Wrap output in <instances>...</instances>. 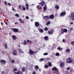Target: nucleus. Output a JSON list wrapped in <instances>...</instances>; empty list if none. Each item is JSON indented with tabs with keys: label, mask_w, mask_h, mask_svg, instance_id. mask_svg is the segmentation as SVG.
Returning a JSON list of instances; mask_svg holds the SVG:
<instances>
[{
	"label": "nucleus",
	"mask_w": 74,
	"mask_h": 74,
	"mask_svg": "<svg viewBox=\"0 0 74 74\" xmlns=\"http://www.w3.org/2000/svg\"><path fill=\"white\" fill-rule=\"evenodd\" d=\"M71 18L72 20H74V12H73L71 13Z\"/></svg>",
	"instance_id": "1"
},
{
	"label": "nucleus",
	"mask_w": 74,
	"mask_h": 74,
	"mask_svg": "<svg viewBox=\"0 0 74 74\" xmlns=\"http://www.w3.org/2000/svg\"><path fill=\"white\" fill-rule=\"evenodd\" d=\"M71 58H69L67 59V60L68 61H67V63L68 64H70L71 63L73 62V60H70Z\"/></svg>",
	"instance_id": "2"
},
{
	"label": "nucleus",
	"mask_w": 74,
	"mask_h": 74,
	"mask_svg": "<svg viewBox=\"0 0 74 74\" xmlns=\"http://www.w3.org/2000/svg\"><path fill=\"white\" fill-rule=\"evenodd\" d=\"M45 3L44 1H42V2H41L40 3H39L38 4L41 5V6L42 7L44 6Z\"/></svg>",
	"instance_id": "3"
},
{
	"label": "nucleus",
	"mask_w": 74,
	"mask_h": 74,
	"mask_svg": "<svg viewBox=\"0 0 74 74\" xmlns=\"http://www.w3.org/2000/svg\"><path fill=\"white\" fill-rule=\"evenodd\" d=\"M49 17L48 16H45L44 17V19L45 21H47V19H49Z\"/></svg>",
	"instance_id": "4"
},
{
	"label": "nucleus",
	"mask_w": 74,
	"mask_h": 74,
	"mask_svg": "<svg viewBox=\"0 0 74 74\" xmlns=\"http://www.w3.org/2000/svg\"><path fill=\"white\" fill-rule=\"evenodd\" d=\"M12 31L14 32L15 33L18 32V29L16 28H13Z\"/></svg>",
	"instance_id": "5"
},
{
	"label": "nucleus",
	"mask_w": 74,
	"mask_h": 74,
	"mask_svg": "<svg viewBox=\"0 0 74 74\" xmlns=\"http://www.w3.org/2000/svg\"><path fill=\"white\" fill-rule=\"evenodd\" d=\"M64 65V62H62L60 64V66L61 67H62Z\"/></svg>",
	"instance_id": "6"
},
{
	"label": "nucleus",
	"mask_w": 74,
	"mask_h": 74,
	"mask_svg": "<svg viewBox=\"0 0 74 74\" xmlns=\"http://www.w3.org/2000/svg\"><path fill=\"white\" fill-rule=\"evenodd\" d=\"M34 53V51H32V50L30 49L29 51V54L30 55H32Z\"/></svg>",
	"instance_id": "7"
},
{
	"label": "nucleus",
	"mask_w": 74,
	"mask_h": 74,
	"mask_svg": "<svg viewBox=\"0 0 74 74\" xmlns=\"http://www.w3.org/2000/svg\"><path fill=\"white\" fill-rule=\"evenodd\" d=\"M35 26L36 27H38L39 26V23L38 22H36L35 23Z\"/></svg>",
	"instance_id": "8"
},
{
	"label": "nucleus",
	"mask_w": 74,
	"mask_h": 74,
	"mask_svg": "<svg viewBox=\"0 0 74 74\" xmlns=\"http://www.w3.org/2000/svg\"><path fill=\"white\" fill-rule=\"evenodd\" d=\"M49 18L51 19H53L54 18V16L53 14L51 15L50 16H49Z\"/></svg>",
	"instance_id": "9"
},
{
	"label": "nucleus",
	"mask_w": 74,
	"mask_h": 74,
	"mask_svg": "<svg viewBox=\"0 0 74 74\" xmlns=\"http://www.w3.org/2000/svg\"><path fill=\"white\" fill-rule=\"evenodd\" d=\"M66 12H62V13L61 14L60 16H64V15H65L66 14Z\"/></svg>",
	"instance_id": "10"
},
{
	"label": "nucleus",
	"mask_w": 74,
	"mask_h": 74,
	"mask_svg": "<svg viewBox=\"0 0 74 74\" xmlns=\"http://www.w3.org/2000/svg\"><path fill=\"white\" fill-rule=\"evenodd\" d=\"M53 34V32L52 31H48V34H49L52 35Z\"/></svg>",
	"instance_id": "11"
},
{
	"label": "nucleus",
	"mask_w": 74,
	"mask_h": 74,
	"mask_svg": "<svg viewBox=\"0 0 74 74\" xmlns=\"http://www.w3.org/2000/svg\"><path fill=\"white\" fill-rule=\"evenodd\" d=\"M44 39L45 41H47L49 40V38L48 36H45L44 38Z\"/></svg>",
	"instance_id": "12"
},
{
	"label": "nucleus",
	"mask_w": 74,
	"mask_h": 74,
	"mask_svg": "<svg viewBox=\"0 0 74 74\" xmlns=\"http://www.w3.org/2000/svg\"><path fill=\"white\" fill-rule=\"evenodd\" d=\"M38 30L40 33H43L44 32L43 30L41 29H39Z\"/></svg>",
	"instance_id": "13"
},
{
	"label": "nucleus",
	"mask_w": 74,
	"mask_h": 74,
	"mask_svg": "<svg viewBox=\"0 0 74 74\" xmlns=\"http://www.w3.org/2000/svg\"><path fill=\"white\" fill-rule=\"evenodd\" d=\"M0 62L2 63H6V61L5 60H1Z\"/></svg>",
	"instance_id": "14"
},
{
	"label": "nucleus",
	"mask_w": 74,
	"mask_h": 74,
	"mask_svg": "<svg viewBox=\"0 0 74 74\" xmlns=\"http://www.w3.org/2000/svg\"><path fill=\"white\" fill-rule=\"evenodd\" d=\"M52 70H55L56 71H58V69H57L56 67H53L52 69Z\"/></svg>",
	"instance_id": "15"
},
{
	"label": "nucleus",
	"mask_w": 74,
	"mask_h": 74,
	"mask_svg": "<svg viewBox=\"0 0 74 74\" xmlns=\"http://www.w3.org/2000/svg\"><path fill=\"white\" fill-rule=\"evenodd\" d=\"M12 38L14 40H15L16 37L15 35H13L12 36Z\"/></svg>",
	"instance_id": "16"
},
{
	"label": "nucleus",
	"mask_w": 74,
	"mask_h": 74,
	"mask_svg": "<svg viewBox=\"0 0 74 74\" xmlns=\"http://www.w3.org/2000/svg\"><path fill=\"white\" fill-rule=\"evenodd\" d=\"M36 8L37 9H41L42 8L41 7V6L40 5H38L37 6Z\"/></svg>",
	"instance_id": "17"
},
{
	"label": "nucleus",
	"mask_w": 74,
	"mask_h": 74,
	"mask_svg": "<svg viewBox=\"0 0 74 74\" xmlns=\"http://www.w3.org/2000/svg\"><path fill=\"white\" fill-rule=\"evenodd\" d=\"M35 68H34L36 70H37V69H39V67L38 66L36 65L35 66Z\"/></svg>",
	"instance_id": "18"
},
{
	"label": "nucleus",
	"mask_w": 74,
	"mask_h": 74,
	"mask_svg": "<svg viewBox=\"0 0 74 74\" xmlns=\"http://www.w3.org/2000/svg\"><path fill=\"white\" fill-rule=\"evenodd\" d=\"M47 9V5L46 4L45 5V6H44V7L43 8V10H46Z\"/></svg>",
	"instance_id": "19"
},
{
	"label": "nucleus",
	"mask_w": 74,
	"mask_h": 74,
	"mask_svg": "<svg viewBox=\"0 0 74 74\" xmlns=\"http://www.w3.org/2000/svg\"><path fill=\"white\" fill-rule=\"evenodd\" d=\"M57 49L59 50L60 51H61L63 49L61 48L58 47V48Z\"/></svg>",
	"instance_id": "20"
},
{
	"label": "nucleus",
	"mask_w": 74,
	"mask_h": 74,
	"mask_svg": "<svg viewBox=\"0 0 74 74\" xmlns=\"http://www.w3.org/2000/svg\"><path fill=\"white\" fill-rule=\"evenodd\" d=\"M64 32L66 33L68 32V30L67 29H64Z\"/></svg>",
	"instance_id": "21"
},
{
	"label": "nucleus",
	"mask_w": 74,
	"mask_h": 74,
	"mask_svg": "<svg viewBox=\"0 0 74 74\" xmlns=\"http://www.w3.org/2000/svg\"><path fill=\"white\" fill-rule=\"evenodd\" d=\"M62 34H63L64 32V30L63 28H62L61 30Z\"/></svg>",
	"instance_id": "22"
},
{
	"label": "nucleus",
	"mask_w": 74,
	"mask_h": 74,
	"mask_svg": "<svg viewBox=\"0 0 74 74\" xmlns=\"http://www.w3.org/2000/svg\"><path fill=\"white\" fill-rule=\"evenodd\" d=\"M70 49H67L66 50V52H70Z\"/></svg>",
	"instance_id": "23"
},
{
	"label": "nucleus",
	"mask_w": 74,
	"mask_h": 74,
	"mask_svg": "<svg viewBox=\"0 0 74 74\" xmlns=\"http://www.w3.org/2000/svg\"><path fill=\"white\" fill-rule=\"evenodd\" d=\"M51 22L50 21H48L46 23V25L47 26L48 25H49L50 23Z\"/></svg>",
	"instance_id": "24"
},
{
	"label": "nucleus",
	"mask_w": 74,
	"mask_h": 74,
	"mask_svg": "<svg viewBox=\"0 0 74 74\" xmlns=\"http://www.w3.org/2000/svg\"><path fill=\"white\" fill-rule=\"evenodd\" d=\"M55 8L57 9H58L59 8V7L58 5H56L55 6Z\"/></svg>",
	"instance_id": "25"
},
{
	"label": "nucleus",
	"mask_w": 74,
	"mask_h": 74,
	"mask_svg": "<svg viewBox=\"0 0 74 74\" xmlns=\"http://www.w3.org/2000/svg\"><path fill=\"white\" fill-rule=\"evenodd\" d=\"M18 51H19L20 53H23V51H22V50H21V49H18Z\"/></svg>",
	"instance_id": "26"
},
{
	"label": "nucleus",
	"mask_w": 74,
	"mask_h": 74,
	"mask_svg": "<svg viewBox=\"0 0 74 74\" xmlns=\"http://www.w3.org/2000/svg\"><path fill=\"white\" fill-rule=\"evenodd\" d=\"M13 53H17V51L15 50H13Z\"/></svg>",
	"instance_id": "27"
},
{
	"label": "nucleus",
	"mask_w": 74,
	"mask_h": 74,
	"mask_svg": "<svg viewBox=\"0 0 74 74\" xmlns=\"http://www.w3.org/2000/svg\"><path fill=\"white\" fill-rule=\"evenodd\" d=\"M25 68H23L22 69V70L23 72H24L25 71Z\"/></svg>",
	"instance_id": "28"
},
{
	"label": "nucleus",
	"mask_w": 74,
	"mask_h": 74,
	"mask_svg": "<svg viewBox=\"0 0 74 74\" xmlns=\"http://www.w3.org/2000/svg\"><path fill=\"white\" fill-rule=\"evenodd\" d=\"M44 60V59H43V58H41V59L39 61L40 62H42Z\"/></svg>",
	"instance_id": "29"
},
{
	"label": "nucleus",
	"mask_w": 74,
	"mask_h": 74,
	"mask_svg": "<svg viewBox=\"0 0 74 74\" xmlns=\"http://www.w3.org/2000/svg\"><path fill=\"white\" fill-rule=\"evenodd\" d=\"M45 67L46 69H48V66L47 65H46L45 66Z\"/></svg>",
	"instance_id": "30"
},
{
	"label": "nucleus",
	"mask_w": 74,
	"mask_h": 74,
	"mask_svg": "<svg viewBox=\"0 0 74 74\" xmlns=\"http://www.w3.org/2000/svg\"><path fill=\"white\" fill-rule=\"evenodd\" d=\"M15 74H20L19 71H18V72H15Z\"/></svg>",
	"instance_id": "31"
},
{
	"label": "nucleus",
	"mask_w": 74,
	"mask_h": 74,
	"mask_svg": "<svg viewBox=\"0 0 74 74\" xmlns=\"http://www.w3.org/2000/svg\"><path fill=\"white\" fill-rule=\"evenodd\" d=\"M56 55L57 56H59V54L58 53H56Z\"/></svg>",
	"instance_id": "32"
},
{
	"label": "nucleus",
	"mask_w": 74,
	"mask_h": 74,
	"mask_svg": "<svg viewBox=\"0 0 74 74\" xmlns=\"http://www.w3.org/2000/svg\"><path fill=\"white\" fill-rule=\"evenodd\" d=\"M15 16H17L18 17H19V15L18 14H15Z\"/></svg>",
	"instance_id": "33"
},
{
	"label": "nucleus",
	"mask_w": 74,
	"mask_h": 74,
	"mask_svg": "<svg viewBox=\"0 0 74 74\" xmlns=\"http://www.w3.org/2000/svg\"><path fill=\"white\" fill-rule=\"evenodd\" d=\"M5 48L6 49H8L7 45L6 44H5Z\"/></svg>",
	"instance_id": "34"
},
{
	"label": "nucleus",
	"mask_w": 74,
	"mask_h": 74,
	"mask_svg": "<svg viewBox=\"0 0 74 74\" xmlns=\"http://www.w3.org/2000/svg\"><path fill=\"white\" fill-rule=\"evenodd\" d=\"M48 30V29L47 27H46L44 29V30L45 31H47Z\"/></svg>",
	"instance_id": "35"
},
{
	"label": "nucleus",
	"mask_w": 74,
	"mask_h": 74,
	"mask_svg": "<svg viewBox=\"0 0 74 74\" xmlns=\"http://www.w3.org/2000/svg\"><path fill=\"white\" fill-rule=\"evenodd\" d=\"M48 65L49 66H51L52 65V64L51 62H49V64Z\"/></svg>",
	"instance_id": "36"
},
{
	"label": "nucleus",
	"mask_w": 74,
	"mask_h": 74,
	"mask_svg": "<svg viewBox=\"0 0 74 74\" xmlns=\"http://www.w3.org/2000/svg\"><path fill=\"white\" fill-rule=\"evenodd\" d=\"M17 71V69H16V68L14 69H13V71Z\"/></svg>",
	"instance_id": "37"
},
{
	"label": "nucleus",
	"mask_w": 74,
	"mask_h": 74,
	"mask_svg": "<svg viewBox=\"0 0 74 74\" xmlns=\"http://www.w3.org/2000/svg\"><path fill=\"white\" fill-rule=\"evenodd\" d=\"M20 23H25V22L23 20H22L21 21V22H20Z\"/></svg>",
	"instance_id": "38"
},
{
	"label": "nucleus",
	"mask_w": 74,
	"mask_h": 74,
	"mask_svg": "<svg viewBox=\"0 0 74 74\" xmlns=\"http://www.w3.org/2000/svg\"><path fill=\"white\" fill-rule=\"evenodd\" d=\"M43 55L44 56L47 55H48V53H44Z\"/></svg>",
	"instance_id": "39"
},
{
	"label": "nucleus",
	"mask_w": 74,
	"mask_h": 74,
	"mask_svg": "<svg viewBox=\"0 0 74 74\" xmlns=\"http://www.w3.org/2000/svg\"><path fill=\"white\" fill-rule=\"evenodd\" d=\"M12 63H13L15 62V61L13 59L12 60Z\"/></svg>",
	"instance_id": "40"
},
{
	"label": "nucleus",
	"mask_w": 74,
	"mask_h": 74,
	"mask_svg": "<svg viewBox=\"0 0 74 74\" xmlns=\"http://www.w3.org/2000/svg\"><path fill=\"white\" fill-rule=\"evenodd\" d=\"M13 54L15 56H17V53H13Z\"/></svg>",
	"instance_id": "41"
},
{
	"label": "nucleus",
	"mask_w": 74,
	"mask_h": 74,
	"mask_svg": "<svg viewBox=\"0 0 74 74\" xmlns=\"http://www.w3.org/2000/svg\"><path fill=\"white\" fill-rule=\"evenodd\" d=\"M23 10H26V9L24 7L23 8Z\"/></svg>",
	"instance_id": "42"
},
{
	"label": "nucleus",
	"mask_w": 74,
	"mask_h": 74,
	"mask_svg": "<svg viewBox=\"0 0 74 74\" xmlns=\"http://www.w3.org/2000/svg\"><path fill=\"white\" fill-rule=\"evenodd\" d=\"M25 18L27 19H29V17L28 16H26L25 17Z\"/></svg>",
	"instance_id": "43"
},
{
	"label": "nucleus",
	"mask_w": 74,
	"mask_h": 74,
	"mask_svg": "<svg viewBox=\"0 0 74 74\" xmlns=\"http://www.w3.org/2000/svg\"><path fill=\"white\" fill-rule=\"evenodd\" d=\"M26 8L27 10H28L29 9L28 7H26Z\"/></svg>",
	"instance_id": "44"
},
{
	"label": "nucleus",
	"mask_w": 74,
	"mask_h": 74,
	"mask_svg": "<svg viewBox=\"0 0 74 74\" xmlns=\"http://www.w3.org/2000/svg\"><path fill=\"white\" fill-rule=\"evenodd\" d=\"M33 74H36V71H34V72L33 73Z\"/></svg>",
	"instance_id": "45"
},
{
	"label": "nucleus",
	"mask_w": 74,
	"mask_h": 74,
	"mask_svg": "<svg viewBox=\"0 0 74 74\" xmlns=\"http://www.w3.org/2000/svg\"><path fill=\"white\" fill-rule=\"evenodd\" d=\"M71 43L73 44V45H74V41H73L71 42Z\"/></svg>",
	"instance_id": "46"
},
{
	"label": "nucleus",
	"mask_w": 74,
	"mask_h": 74,
	"mask_svg": "<svg viewBox=\"0 0 74 74\" xmlns=\"http://www.w3.org/2000/svg\"><path fill=\"white\" fill-rule=\"evenodd\" d=\"M26 7H29V5L27 3H26Z\"/></svg>",
	"instance_id": "47"
},
{
	"label": "nucleus",
	"mask_w": 74,
	"mask_h": 74,
	"mask_svg": "<svg viewBox=\"0 0 74 74\" xmlns=\"http://www.w3.org/2000/svg\"><path fill=\"white\" fill-rule=\"evenodd\" d=\"M29 43H30V44H32V42L30 40V41H29Z\"/></svg>",
	"instance_id": "48"
},
{
	"label": "nucleus",
	"mask_w": 74,
	"mask_h": 74,
	"mask_svg": "<svg viewBox=\"0 0 74 74\" xmlns=\"http://www.w3.org/2000/svg\"><path fill=\"white\" fill-rule=\"evenodd\" d=\"M24 42H25V43H26V44H27V42H26V40H25Z\"/></svg>",
	"instance_id": "49"
},
{
	"label": "nucleus",
	"mask_w": 74,
	"mask_h": 74,
	"mask_svg": "<svg viewBox=\"0 0 74 74\" xmlns=\"http://www.w3.org/2000/svg\"><path fill=\"white\" fill-rule=\"evenodd\" d=\"M18 7L19 8H21V5H19Z\"/></svg>",
	"instance_id": "50"
},
{
	"label": "nucleus",
	"mask_w": 74,
	"mask_h": 74,
	"mask_svg": "<svg viewBox=\"0 0 74 74\" xmlns=\"http://www.w3.org/2000/svg\"><path fill=\"white\" fill-rule=\"evenodd\" d=\"M70 69V67H68L67 68V70H69Z\"/></svg>",
	"instance_id": "51"
},
{
	"label": "nucleus",
	"mask_w": 74,
	"mask_h": 74,
	"mask_svg": "<svg viewBox=\"0 0 74 74\" xmlns=\"http://www.w3.org/2000/svg\"><path fill=\"white\" fill-rule=\"evenodd\" d=\"M4 3H5V4L6 5H7V3L6 2V1L5 2H4Z\"/></svg>",
	"instance_id": "52"
},
{
	"label": "nucleus",
	"mask_w": 74,
	"mask_h": 74,
	"mask_svg": "<svg viewBox=\"0 0 74 74\" xmlns=\"http://www.w3.org/2000/svg\"><path fill=\"white\" fill-rule=\"evenodd\" d=\"M70 30L72 31L73 30V29L72 28H71L70 29Z\"/></svg>",
	"instance_id": "53"
},
{
	"label": "nucleus",
	"mask_w": 74,
	"mask_h": 74,
	"mask_svg": "<svg viewBox=\"0 0 74 74\" xmlns=\"http://www.w3.org/2000/svg\"><path fill=\"white\" fill-rule=\"evenodd\" d=\"M19 21H20L21 22V21H22V19H21V18H20L19 19Z\"/></svg>",
	"instance_id": "54"
},
{
	"label": "nucleus",
	"mask_w": 74,
	"mask_h": 74,
	"mask_svg": "<svg viewBox=\"0 0 74 74\" xmlns=\"http://www.w3.org/2000/svg\"><path fill=\"white\" fill-rule=\"evenodd\" d=\"M65 39H63V40H62V42H65Z\"/></svg>",
	"instance_id": "55"
},
{
	"label": "nucleus",
	"mask_w": 74,
	"mask_h": 74,
	"mask_svg": "<svg viewBox=\"0 0 74 74\" xmlns=\"http://www.w3.org/2000/svg\"><path fill=\"white\" fill-rule=\"evenodd\" d=\"M29 41H30L29 40H27V42H29Z\"/></svg>",
	"instance_id": "56"
},
{
	"label": "nucleus",
	"mask_w": 74,
	"mask_h": 74,
	"mask_svg": "<svg viewBox=\"0 0 74 74\" xmlns=\"http://www.w3.org/2000/svg\"><path fill=\"white\" fill-rule=\"evenodd\" d=\"M8 5L9 6H11V4H10V3H8Z\"/></svg>",
	"instance_id": "57"
},
{
	"label": "nucleus",
	"mask_w": 74,
	"mask_h": 74,
	"mask_svg": "<svg viewBox=\"0 0 74 74\" xmlns=\"http://www.w3.org/2000/svg\"><path fill=\"white\" fill-rule=\"evenodd\" d=\"M12 10H14V11H15V9H14L13 8H12Z\"/></svg>",
	"instance_id": "58"
},
{
	"label": "nucleus",
	"mask_w": 74,
	"mask_h": 74,
	"mask_svg": "<svg viewBox=\"0 0 74 74\" xmlns=\"http://www.w3.org/2000/svg\"><path fill=\"white\" fill-rule=\"evenodd\" d=\"M52 31L53 32H54V29H53L52 30V31Z\"/></svg>",
	"instance_id": "59"
},
{
	"label": "nucleus",
	"mask_w": 74,
	"mask_h": 74,
	"mask_svg": "<svg viewBox=\"0 0 74 74\" xmlns=\"http://www.w3.org/2000/svg\"><path fill=\"white\" fill-rule=\"evenodd\" d=\"M4 72L2 71V74H4Z\"/></svg>",
	"instance_id": "60"
},
{
	"label": "nucleus",
	"mask_w": 74,
	"mask_h": 74,
	"mask_svg": "<svg viewBox=\"0 0 74 74\" xmlns=\"http://www.w3.org/2000/svg\"><path fill=\"white\" fill-rule=\"evenodd\" d=\"M2 53L3 54H4V51H3L2 52Z\"/></svg>",
	"instance_id": "61"
},
{
	"label": "nucleus",
	"mask_w": 74,
	"mask_h": 74,
	"mask_svg": "<svg viewBox=\"0 0 74 74\" xmlns=\"http://www.w3.org/2000/svg\"><path fill=\"white\" fill-rule=\"evenodd\" d=\"M37 53V52L36 51H34V53Z\"/></svg>",
	"instance_id": "62"
},
{
	"label": "nucleus",
	"mask_w": 74,
	"mask_h": 74,
	"mask_svg": "<svg viewBox=\"0 0 74 74\" xmlns=\"http://www.w3.org/2000/svg\"><path fill=\"white\" fill-rule=\"evenodd\" d=\"M20 73H21V74H23V73L22 72V71L21 72H20Z\"/></svg>",
	"instance_id": "63"
},
{
	"label": "nucleus",
	"mask_w": 74,
	"mask_h": 74,
	"mask_svg": "<svg viewBox=\"0 0 74 74\" xmlns=\"http://www.w3.org/2000/svg\"><path fill=\"white\" fill-rule=\"evenodd\" d=\"M5 24L6 25H7L8 24V23H7V22H6L5 23Z\"/></svg>",
	"instance_id": "64"
}]
</instances>
